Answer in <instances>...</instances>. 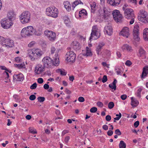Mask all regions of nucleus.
Masks as SVG:
<instances>
[{
  "instance_id": "obj_1",
  "label": "nucleus",
  "mask_w": 148,
  "mask_h": 148,
  "mask_svg": "<svg viewBox=\"0 0 148 148\" xmlns=\"http://www.w3.org/2000/svg\"><path fill=\"white\" fill-rule=\"evenodd\" d=\"M55 54L56 57L53 58V60H52L49 56H46L43 58L42 60L44 67L47 68H50L53 66H57L59 64V58L57 54Z\"/></svg>"
},
{
  "instance_id": "obj_2",
  "label": "nucleus",
  "mask_w": 148,
  "mask_h": 148,
  "mask_svg": "<svg viewBox=\"0 0 148 148\" xmlns=\"http://www.w3.org/2000/svg\"><path fill=\"white\" fill-rule=\"evenodd\" d=\"M21 34L22 36L26 37L32 36L34 34L37 36H40L41 34V33H37L33 27L29 26L23 28L21 31Z\"/></svg>"
},
{
  "instance_id": "obj_3",
  "label": "nucleus",
  "mask_w": 148,
  "mask_h": 148,
  "mask_svg": "<svg viewBox=\"0 0 148 148\" xmlns=\"http://www.w3.org/2000/svg\"><path fill=\"white\" fill-rule=\"evenodd\" d=\"M27 51L28 55L32 60L40 58L44 53L42 51L38 49H28Z\"/></svg>"
},
{
  "instance_id": "obj_4",
  "label": "nucleus",
  "mask_w": 148,
  "mask_h": 148,
  "mask_svg": "<svg viewBox=\"0 0 148 148\" xmlns=\"http://www.w3.org/2000/svg\"><path fill=\"white\" fill-rule=\"evenodd\" d=\"M0 44L3 46L7 48L12 47L14 46L13 41L10 38L5 39L0 36Z\"/></svg>"
},
{
  "instance_id": "obj_5",
  "label": "nucleus",
  "mask_w": 148,
  "mask_h": 148,
  "mask_svg": "<svg viewBox=\"0 0 148 148\" xmlns=\"http://www.w3.org/2000/svg\"><path fill=\"white\" fill-rule=\"evenodd\" d=\"M58 9L55 7H49L46 9V14L48 16L56 18L58 16Z\"/></svg>"
},
{
  "instance_id": "obj_6",
  "label": "nucleus",
  "mask_w": 148,
  "mask_h": 148,
  "mask_svg": "<svg viewBox=\"0 0 148 148\" xmlns=\"http://www.w3.org/2000/svg\"><path fill=\"white\" fill-rule=\"evenodd\" d=\"M31 14L27 11L23 12L20 16V19L21 22L23 24L29 22L30 21Z\"/></svg>"
},
{
  "instance_id": "obj_7",
  "label": "nucleus",
  "mask_w": 148,
  "mask_h": 148,
  "mask_svg": "<svg viewBox=\"0 0 148 148\" xmlns=\"http://www.w3.org/2000/svg\"><path fill=\"white\" fill-rule=\"evenodd\" d=\"M124 15L126 18L131 19L130 22V24H133L134 22L135 18L133 10L131 8L127 9V10L124 11Z\"/></svg>"
},
{
  "instance_id": "obj_8",
  "label": "nucleus",
  "mask_w": 148,
  "mask_h": 148,
  "mask_svg": "<svg viewBox=\"0 0 148 148\" xmlns=\"http://www.w3.org/2000/svg\"><path fill=\"white\" fill-rule=\"evenodd\" d=\"M67 49L68 51L66 55V60L69 62H74L75 60L76 54L73 51H71V47H68Z\"/></svg>"
},
{
  "instance_id": "obj_9",
  "label": "nucleus",
  "mask_w": 148,
  "mask_h": 148,
  "mask_svg": "<svg viewBox=\"0 0 148 148\" xmlns=\"http://www.w3.org/2000/svg\"><path fill=\"white\" fill-rule=\"evenodd\" d=\"M138 19L143 23H146L148 22L147 13L144 10H141L138 16Z\"/></svg>"
},
{
  "instance_id": "obj_10",
  "label": "nucleus",
  "mask_w": 148,
  "mask_h": 148,
  "mask_svg": "<svg viewBox=\"0 0 148 148\" xmlns=\"http://www.w3.org/2000/svg\"><path fill=\"white\" fill-rule=\"evenodd\" d=\"M1 23L2 27L5 29L9 28L13 24L12 21L6 18L2 19L1 21Z\"/></svg>"
},
{
  "instance_id": "obj_11",
  "label": "nucleus",
  "mask_w": 148,
  "mask_h": 148,
  "mask_svg": "<svg viewBox=\"0 0 148 148\" xmlns=\"http://www.w3.org/2000/svg\"><path fill=\"white\" fill-rule=\"evenodd\" d=\"M98 30L99 29L97 26H94L92 27L90 37L89 38L90 40H91L94 36H96V38H94V40L97 39L99 37L100 34Z\"/></svg>"
},
{
  "instance_id": "obj_12",
  "label": "nucleus",
  "mask_w": 148,
  "mask_h": 148,
  "mask_svg": "<svg viewBox=\"0 0 148 148\" xmlns=\"http://www.w3.org/2000/svg\"><path fill=\"white\" fill-rule=\"evenodd\" d=\"M44 34L50 41H54L56 39V34L52 31L47 30L45 31Z\"/></svg>"
},
{
  "instance_id": "obj_13",
  "label": "nucleus",
  "mask_w": 148,
  "mask_h": 148,
  "mask_svg": "<svg viewBox=\"0 0 148 148\" xmlns=\"http://www.w3.org/2000/svg\"><path fill=\"white\" fill-rule=\"evenodd\" d=\"M139 26L138 25H136L134 28L133 35L134 39L136 41H139L140 40V38L138 36Z\"/></svg>"
},
{
  "instance_id": "obj_14",
  "label": "nucleus",
  "mask_w": 148,
  "mask_h": 148,
  "mask_svg": "<svg viewBox=\"0 0 148 148\" xmlns=\"http://www.w3.org/2000/svg\"><path fill=\"white\" fill-rule=\"evenodd\" d=\"M104 31L109 36L112 35L113 32V29L110 24L108 23L105 26Z\"/></svg>"
},
{
  "instance_id": "obj_15",
  "label": "nucleus",
  "mask_w": 148,
  "mask_h": 148,
  "mask_svg": "<svg viewBox=\"0 0 148 148\" xmlns=\"http://www.w3.org/2000/svg\"><path fill=\"white\" fill-rule=\"evenodd\" d=\"M120 34L124 37L127 38L130 34L129 28L127 27H124L121 32Z\"/></svg>"
},
{
  "instance_id": "obj_16",
  "label": "nucleus",
  "mask_w": 148,
  "mask_h": 148,
  "mask_svg": "<svg viewBox=\"0 0 148 148\" xmlns=\"http://www.w3.org/2000/svg\"><path fill=\"white\" fill-rule=\"evenodd\" d=\"M121 49L123 51H127L128 52H132L133 49L131 46L127 44L123 45L121 47Z\"/></svg>"
},
{
  "instance_id": "obj_17",
  "label": "nucleus",
  "mask_w": 148,
  "mask_h": 148,
  "mask_svg": "<svg viewBox=\"0 0 148 148\" xmlns=\"http://www.w3.org/2000/svg\"><path fill=\"white\" fill-rule=\"evenodd\" d=\"M24 76L22 73H20L18 75H14L13 77L14 80L16 81H21L24 79Z\"/></svg>"
},
{
  "instance_id": "obj_18",
  "label": "nucleus",
  "mask_w": 148,
  "mask_h": 148,
  "mask_svg": "<svg viewBox=\"0 0 148 148\" xmlns=\"http://www.w3.org/2000/svg\"><path fill=\"white\" fill-rule=\"evenodd\" d=\"M139 56L141 57L143 59H145L146 58V51L142 47H140L138 51Z\"/></svg>"
},
{
  "instance_id": "obj_19",
  "label": "nucleus",
  "mask_w": 148,
  "mask_h": 148,
  "mask_svg": "<svg viewBox=\"0 0 148 148\" xmlns=\"http://www.w3.org/2000/svg\"><path fill=\"white\" fill-rule=\"evenodd\" d=\"M7 16L8 18L12 21L15 19L16 14L13 11L11 10L8 12Z\"/></svg>"
},
{
  "instance_id": "obj_20",
  "label": "nucleus",
  "mask_w": 148,
  "mask_h": 148,
  "mask_svg": "<svg viewBox=\"0 0 148 148\" xmlns=\"http://www.w3.org/2000/svg\"><path fill=\"white\" fill-rule=\"evenodd\" d=\"M121 0H107L108 3L113 6L118 5L121 2Z\"/></svg>"
},
{
  "instance_id": "obj_21",
  "label": "nucleus",
  "mask_w": 148,
  "mask_h": 148,
  "mask_svg": "<svg viewBox=\"0 0 148 148\" xmlns=\"http://www.w3.org/2000/svg\"><path fill=\"white\" fill-rule=\"evenodd\" d=\"M71 47L75 50H78L80 48V46L79 42L75 41L73 42L71 45Z\"/></svg>"
},
{
  "instance_id": "obj_22",
  "label": "nucleus",
  "mask_w": 148,
  "mask_h": 148,
  "mask_svg": "<svg viewBox=\"0 0 148 148\" xmlns=\"http://www.w3.org/2000/svg\"><path fill=\"white\" fill-rule=\"evenodd\" d=\"M104 45L105 44L103 42H101L99 43V45L97 47L96 50L98 55L101 54V53H100V52L101 51L102 48L104 46Z\"/></svg>"
},
{
  "instance_id": "obj_23",
  "label": "nucleus",
  "mask_w": 148,
  "mask_h": 148,
  "mask_svg": "<svg viewBox=\"0 0 148 148\" xmlns=\"http://www.w3.org/2000/svg\"><path fill=\"white\" fill-rule=\"evenodd\" d=\"M148 74V66H146L143 68V71L141 75L142 78H144Z\"/></svg>"
},
{
  "instance_id": "obj_24",
  "label": "nucleus",
  "mask_w": 148,
  "mask_h": 148,
  "mask_svg": "<svg viewBox=\"0 0 148 148\" xmlns=\"http://www.w3.org/2000/svg\"><path fill=\"white\" fill-rule=\"evenodd\" d=\"M143 39L145 40H148V29L145 28L143 31Z\"/></svg>"
},
{
  "instance_id": "obj_25",
  "label": "nucleus",
  "mask_w": 148,
  "mask_h": 148,
  "mask_svg": "<svg viewBox=\"0 0 148 148\" xmlns=\"http://www.w3.org/2000/svg\"><path fill=\"white\" fill-rule=\"evenodd\" d=\"M114 20L116 19L118 20L117 18H118L116 17L119 14H121L119 11L117 10H113L112 12Z\"/></svg>"
},
{
  "instance_id": "obj_26",
  "label": "nucleus",
  "mask_w": 148,
  "mask_h": 148,
  "mask_svg": "<svg viewBox=\"0 0 148 148\" xmlns=\"http://www.w3.org/2000/svg\"><path fill=\"white\" fill-rule=\"evenodd\" d=\"M131 105L133 107H136L138 104L139 102L138 100H135L133 97H131Z\"/></svg>"
},
{
  "instance_id": "obj_27",
  "label": "nucleus",
  "mask_w": 148,
  "mask_h": 148,
  "mask_svg": "<svg viewBox=\"0 0 148 148\" xmlns=\"http://www.w3.org/2000/svg\"><path fill=\"white\" fill-rule=\"evenodd\" d=\"M87 13L86 10L84 9L80 10L79 12V17H83L84 16H86L87 15Z\"/></svg>"
},
{
  "instance_id": "obj_28",
  "label": "nucleus",
  "mask_w": 148,
  "mask_h": 148,
  "mask_svg": "<svg viewBox=\"0 0 148 148\" xmlns=\"http://www.w3.org/2000/svg\"><path fill=\"white\" fill-rule=\"evenodd\" d=\"M117 82V80L116 79H114L113 82H112V85L111 84H109V87L112 89H114V90H116V84Z\"/></svg>"
},
{
  "instance_id": "obj_29",
  "label": "nucleus",
  "mask_w": 148,
  "mask_h": 148,
  "mask_svg": "<svg viewBox=\"0 0 148 148\" xmlns=\"http://www.w3.org/2000/svg\"><path fill=\"white\" fill-rule=\"evenodd\" d=\"M65 8L68 11L71 10V5L70 3L68 1L64 2L63 3Z\"/></svg>"
},
{
  "instance_id": "obj_30",
  "label": "nucleus",
  "mask_w": 148,
  "mask_h": 148,
  "mask_svg": "<svg viewBox=\"0 0 148 148\" xmlns=\"http://www.w3.org/2000/svg\"><path fill=\"white\" fill-rule=\"evenodd\" d=\"M79 4L83 5V3L80 0H77L74 1L72 5V7L73 8V10L75 7Z\"/></svg>"
},
{
  "instance_id": "obj_31",
  "label": "nucleus",
  "mask_w": 148,
  "mask_h": 148,
  "mask_svg": "<svg viewBox=\"0 0 148 148\" xmlns=\"http://www.w3.org/2000/svg\"><path fill=\"white\" fill-rule=\"evenodd\" d=\"M92 54L91 51L90 49L88 47H86V53L84 55V56L88 57L90 56H92Z\"/></svg>"
},
{
  "instance_id": "obj_32",
  "label": "nucleus",
  "mask_w": 148,
  "mask_h": 148,
  "mask_svg": "<svg viewBox=\"0 0 148 148\" xmlns=\"http://www.w3.org/2000/svg\"><path fill=\"white\" fill-rule=\"evenodd\" d=\"M44 69L38 68H35L34 70L35 73L37 74H40L44 71Z\"/></svg>"
},
{
  "instance_id": "obj_33",
  "label": "nucleus",
  "mask_w": 148,
  "mask_h": 148,
  "mask_svg": "<svg viewBox=\"0 0 148 148\" xmlns=\"http://www.w3.org/2000/svg\"><path fill=\"white\" fill-rule=\"evenodd\" d=\"M14 66L19 69L24 68L25 67V65L24 63L20 64H14Z\"/></svg>"
},
{
  "instance_id": "obj_34",
  "label": "nucleus",
  "mask_w": 148,
  "mask_h": 148,
  "mask_svg": "<svg viewBox=\"0 0 148 148\" xmlns=\"http://www.w3.org/2000/svg\"><path fill=\"white\" fill-rule=\"evenodd\" d=\"M115 70L117 75H121V73L123 72L119 67H116Z\"/></svg>"
},
{
  "instance_id": "obj_35",
  "label": "nucleus",
  "mask_w": 148,
  "mask_h": 148,
  "mask_svg": "<svg viewBox=\"0 0 148 148\" xmlns=\"http://www.w3.org/2000/svg\"><path fill=\"white\" fill-rule=\"evenodd\" d=\"M119 148H125L126 145L123 141L121 140L119 144Z\"/></svg>"
},
{
  "instance_id": "obj_36",
  "label": "nucleus",
  "mask_w": 148,
  "mask_h": 148,
  "mask_svg": "<svg viewBox=\"0 0 148 148\" xmlns=\"http://www.w3.org/2000/svg\"><path fill=\"white\" fill-rule=\"evenodd\" d=\"M118 18H117L118 20L116 19L114 20L115 21L117 22H121L122 21L123 17L122 14H121L119 15L117 17Z\"/></svg>"
},
{
  "instance_id": "obj_37",
  "label": "nucleus",
  "mask_w": 148,
  "mask_h": 148,
  "mask_svg": "<svg viewBox=\"0 0 148 148\" xmlns=\"http://www.w3.org/2000/svg\"><path fill=\"white\" fill-rule=\"evenodd\" d=\"M142 90V89L141 88H139L138 89L136 93V96L140 98L141 97V92Z\"/></svg>"
},
{
  "instance_id": "obj_38",
  "label": "nucleus",
  "mask_w": 148,
  "mask_h": 148,
  "mask_svg": "<svg viewBox=\"0 0 148 148\" xmlns=\"http://www.w3.org/2000/svg\"><path fill=\"white\" fill-rule=\"evenodd\" d=\"M29 132L33 134H36L37 132L36 130H34L33 128L30 127L29 128Z\"/></svg>"
},
{
  "instance_id": "obj_39",
  "label": "nucleus",
  "mask_w": 148,
  "mask_h": 148,
  "mask_svg": "<svg viewBox=\"0 0 148 148\" xmlns=\"http://www.w3.org/2000/svg\"><path fill=\"white\" fill-rule=\"evenodd\" d=\"M63 19L64 20V22L65 24H68L70 21L69 19L66 16H63Z\"/></svg>"
},
{
  "instance_id": "obj_40",
  "label": "nucleus",
  "mask_w": 148,
  "mask_h": 148,
  "mask_svg": "<svg viewBox=\"0 0 148 148\" xmlns=\"http://www.w3.org/2000/svg\"><path fill=\"white\" fill-rule=\"evenodd\" d=\"M37 99L38 101L40 102L41 103L44 101L45 100V98L44 97H39Z\"/></svg>"
},
{
  "instance_id": "obj_41",
  "label": "nucleus",
  "mask_w": 148,
  "mask_h": 148,
  "mask_svg": "<svg viewBox=\"0 0 148 148\" xmlns=\"http://www.w3.org/2000/svg\"><path fill=\"white\" fill-rule=\"evenodd\" d=\"M108 15L106 14L105 11H104L103 14L101 15V17L104 19H108Z\"/></svg>"
},
{
  "instance_id": "obj_42",
  "label": "nucleus",
  "mask_w": 148,
  "mask_h": 148,
  "mask_svg": "<svg viewBox=\"0 0 148 148\" xmlns=\"http://www.w3.org/2000/svg\"><path fill=\"white\" fill-rule=\"evenodd\" d=\"M114 106V104L113 102H110L108 104V108L110 109L112 108Z\"/></svg>"
},
{
  "instance_id": "obj_43",
  "label": "nucleus",
  "mask_w": 148,
  "mask_h": 148,
  "mask_svg": "<svg viewBox=\"0 0 148 148\" xmlns=\"http://www.w3.org/2000/svg\"><path fill=\"white\" fill-rule=\"evenodd\" d=\"M105 53L106 54L107 58H109L111 56V53L110 51L108 50H106L105 51Z\"/></svg>"
},
{
  "instance_id": "obj_44",
  "label": "nucleus",
  "mask_w": 148,
  "mask_h": 148,
  "mask_svg": "<svg viewBox=\"0 0 148 148\" xmlns=\"http://www.w3.org/2000/svg\"><path fill=\"white\" fill-rule=\"evenodd\" d=\"M96 3L95 2H92L90 4V6L92 10H93L94 11L95 10V8L96 7Z\"/></svg>"
},
{
  "instance_id": "obj_45",
  "label": "nucleus",
  "mask_w": 148,
  "mask_h": 148,
  "mask_svg": "<svg viewBox=\"0 0 148 148\" xmlns=\"http://www.w3.org/2000/svg\"><path fill=\"white\" fill-rule=\"evenodd\" d=\"M97 109L96 107H93L90 110V111L92 113H95L97 111Z\"/></svg>"
},
{
  "instance_id": "obj_46",
  "label": "nucleus",
  "mask_w": 148,
  "mask_h": 148,
  "mask_svg": "<svg viewBox=\"0 0 148 148\" xmlns=\"http://www.w3.org/2000/svg\"><path fill=\"white\" fill-rule=\"evenodd\" d=\"M37 84L36 82L34 83L30 87V88L31 89H34L37 87Z\"/></svg>"
},
{
  "instance_id": "obj_47",
  "label": "nucleus",
  "mask_w": 148,
  "mask_h": 148,
  "mask_svg": "<svg viewBox=\"0 0 148 148\" xmlns=\"http://www.w3.org/2000/svg\"><path fill=\"white\" fill-rule=\"evenodd\" d=\"M58 72H60V74L62 75H65L66 74V73L64 71H63L60 69L58 70Z\"/></svg>"
},
{
  "instance_id": "obj_48",
  "label": "nucleus",
  "mask_w": 148,
  "mask_h": 148,
  "mask_svg": "<svg viewBox=\"0 0 148 148\" xmlns=\"http://www.w3.org/2000/svg\"><path fill=\"white\" fill-rule=\"evenodd\" d=\"M114 133L116 134L118 136H120L121 135V132L119 130V129H117L116 130H115Z\"/></svg>"
},
{
  "instance_id": "obj_49",
  "label": "nucleus",
  "mask_w": 148,
  "mask_h": 148,
  "mask_svg": "<svg viewBox=\"0 0 148 148\" xmlns=\"http://www.w3.org/2000/svg\"><path fill=\"white\" fill-rule=\"evenodd\" d=\"M97 104L98 106L100 108L103 107V103L99 101L97 102Z\"/></svg>"
},
{
  "instance_id": "obj_50",
  "label": "nucleus",
  "mask_w": 148,
  "mask_h": 148,
  "mask_svg": "<svg viewBox=\"0 0 148 148\" xmlns=\"http://www.w3.org/2000/svg\"><path fill=\"white\" fill-rule=\"evenodd\" d=\"M108 80L107 77L106 75H104L102 78V82L104 83L107 81Z\"/></svg>"
},
{
  "instance_id": "obj_51",
  "label": "nucleus",
  "mask_w": 148,
  "mask_h": 148,
  "mask_svg": "<svg viewBox=\"0 0 148 148\" xmlns=\"http://www.w3.org/2000/svg\"><path fill=\"white\" fill-rule=\"evenodd\" d=\"M36 98V96L34 95H31L29 97V99L31 101L35 100Z\"/></svg>"
},
{
  "instance_id": "obj_52",
  "label": "nucleus",
  "mask_w": 148,
  "mask_h": 148,
  "mask_svg": "<svg viewBox=\"0 0 148 148\" xmlns=\"http://www.w3.org/2000/svg\"><path fill=\"white\" fill-rule=\"evenodd\" d=\"M15 60L16 62L17 63H19L21 62L22 60L21 59L20 57H17L15 58Z\"/></svg>"
},
{
  "instance_id": "obj_53",
  "label": "nucleus",
  "mask_w": 148,
  "mask_h": 148,
  "mask_svg": "<svg viewBox=\"0 0 148 148\" xmlns=\"http://www.w3.org/2000/svg\"><path fill=\"white\" fill-rule=\"evenodd\" d=\"M125 64L126 66H130L132 64V63L130 61L127 60L125 62Z\"/></svg>"
},
{
  "instance_id": "obj_54",
  "label": "nucleus",
  "mask_w": 148,
  "mask_h": 148,
  "mask_svg": "<svg viewBox=\"0 0 148 148\" xmlns=\"http://www.w3.org/2000/svg\"><path fill=\"white\" fill-rule=\"evenodd\" d=\"M78 100L80 102H83L85 101L84 98L82 97H79L78 99Z\"/></svg>"
},
{
  "instance_id": "obj_55",
  "label": "nucleus",
  "mask_w": 148,
  "mask_h": 148,
  "mask_svg": "<svg viewBox=\"0 0 148 148\" xmlns=\"http://www.w3.org/2000/svg\"><path fill=\"white\" fill-rule=\"evenodd\" d=\"M111 119V117L109 115H108L106 116V121H110Z\"/></svg>"
},
{
  "instance_id": "obj_56",
  "label": "nucleus",
  "mask_w": 148,
  "mask_h": 148,
  "mask_svg": "<svg viewBox=\"0 0 148 148\" xmlns=\"http://www.w3.org/2000/svg\"><path fill=\"white\" fill-rule=\"evenodd\" d=\"M37 81L39 83L42 84L43 83L44 81L42 78H39L38 79Z\"/></svg>"
},
{
  "instance_id": "obj_57",
  "label": "nucleus",
  "mask_w": 148,
  "mask_h": 148,
  "mask_svg": "<svg viewBox=\"0 0 148 148\" xmlns=\"http://www.w3.org/2000/svg\"><path fill=\"white\" fill-rule=\"evenodd\" d=\"M139 122L138 121H136L134 123V127L136 128L139 125Z\"/></svg>"
},
{
  "instance_id": "obj_58",
  "label": "nucleus",
  "mask_w": 148,
  "mask_h": 148,
  "mask_svg": "<svg viewBox=\"0 0 148 148\" xmlns=\"http://www.w3.org/2000/svg\"><path fill=\"white\" fill-rule=\"evenodd\" d=\"M56 49L53 47H51V54H52L54 53L56 51Z\"/></svg>"
},
{
  "instance_id": "obj_59",
  "label": "nucleus",
  "mask_w": 148,
  "mask_h": 148,
  "mask_svg": "<svg viewBox=\"0 0 148 148\" xmlns=\"http://www.w3.org/2000/svg\"><path fill=\"white\" fill-rule=\"evenodd\" d=\"M127 97V95H126L124 94L121 95V98L123 100H125Z\"/></svg>"
},
{
  "instance_id": "obj_60",
  "label": "nucleus",
  "mask_w": 148,
  "mask_h": 148,
  "mask_svg": "<svg viewBox=\"0 0 148 148\" xmlns=\"http://www.w3.org/2000/svg\"><path fill=\"white\" fill-rule=\"evenodd\" d=\"M113 133V132L111 130H109L107 132V134L108 136H112Z\"/></svg>"
},
{
  "instance_id": "obj_61",
  "label": "nucleus",
  "mask_w": 148,
  "mask_h": 148,
  "mask_svg": "<svg viewBox=\"0 0 148 148\" xmlns=\"http://www.w3.org/2000/svg\"><path fill=\"white\" fill-rule=\"evenodd\" d=\"M70 138V137L69 136H66L65 138L64 141L66 143H68L69 139Z\"/></svg>"
},
{
  "instance_id": "obj_62",
  "label": "nucleus",
  "mask_w": 148,
  "mask_h": 148,
  "mask_svg": "<svg viewBox=\"0 0 148 148\" xmlns=\"http://www.w3.org/2000/svg\"><path fill=\"white\" fill-rule=\"evenodd\" d=\"M35 42L34 41H32L28 45V46L29 47H32L35 44Z\"/></svg>"
},
{
  "instance_id": "obj_63",
  "label": "nucleus",
  "mask_w": 148,
  "mask_h": 148,
  "mask_svg": "<svg viewBox=\"0 0 148 148\" xmlns=\"http://www.w3.org/2000/svg\"><path fill=\"white\" fill-rule=\"evenodd\" d=\"M69 131L68 130H64L62 131V136H63L65 134L69 133Z\"/></svg>"
},
{
  "instance_id": "obj_64",
  "label": "nucleus",
  "mask_w": 148,
  "mask_h": 148,
  "mask_svg": "<svg viewBox=\"0 0 148 148\" xmlns=\"http://www.w3.org/2000/svg\"><path fill=\"white\" fill-rule=\"evenodd\" d=\"M44 88L46 90L48 89L49 88V86L48 84H45L43 86Z\"/></svg>"
}]
</instances>
